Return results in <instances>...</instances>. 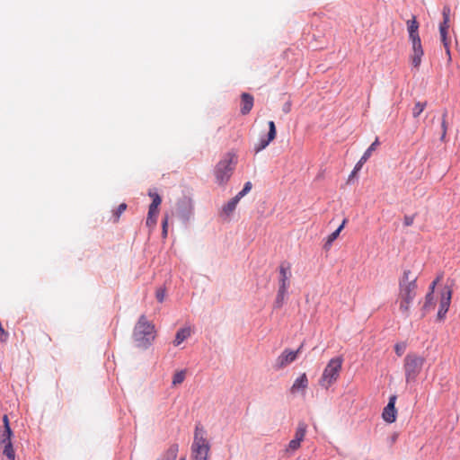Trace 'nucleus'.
I'll use <instances>...</instances> for the list:
<instances>
[{"instance_id": "nucleus-1", "label": "nucleus", "mask_w": 460, "mask_h": 460, "mask_svg": "<svg viewBox=\"0 0 460 460\" xmlns=\"http://www.w3.org/2000/svg\"><path fill=\"white\" fill-rule=\"evenodd\" d=\"M417 276H413L410 270H404L399 279V294L397 302L402 315L407 318L410 315V306L416 296Z\"/></svg>"}, {"instance_id": "nucleus-2", "label": "nucleus", "mask_w": 460, "mask_h": 460, "mask_svg": "<svg viewBox=\"0 0 460 460\" xmlns=\"http://www.w3.org/2000/svg\"><path fill=\"white\" fill-rule=\"evenodd\" d=\"M134 341L138 348L147 349L155 339V325L148 322L146 315L138 318L133 332Z\"/></svg>"}, {"instance_id": "nucleus-3", "label": "nucleus", "mask_w": 460, "mask_h": 460, "mask_svg": "<svg viewBox=\"0 0 460 460\" xmlns=\"http://www.w3.org/2000/svg\"><path fill=\"white\" fill-rule=\"evenodd\" d=\"M236 163V155L234 153L229 152L226 154L225 156L217 164L214 174L216 181L219 185H224L229 181L235 168Z\"/></svg>"}, {"instance_id": "nucleus-4", "label": "nucleus", "mask_w": 460, "mask_h": 460, "mask_svg": "<svg viewBox=\"0 0 460 460\" xmlns=\"http://www.w3.org/2000/svg\"><path fill=\"white\" fill-rule=\"evenodd\" d=\"M425 358L415 353H409L403 359V370L406 384H414L420 374Z\"/></svg>"}, {"instance_id": "nucleus-5", "label": "nucleus", "mask_w": 460, "mask_h": 460, "mask_svg": "<svg viewBox=\"0 0 460 460\" xmlns=\"http://www.w3.org/2000/svg\"><path fill=\"white\" fill-rule=\"evenodd\" d=\"M343 358L341 357H335L330 359L325 367L323 375L319 380V385L328 389L340 376Z\"/></svg>"}, {"instance_id": "nucleus-6", "label": "nucleus", "mask_w": 460, "mask_h": 460, "mask_svg": "<svg viewBox=\"0 0 460 460\" xmlns=\"http://www.w3.org/2000/svg\"><path fill=\"white\" fill-rule=\"evenodd\" d=\"M303 344H301L296 350H290L288 349H284L282 353L276 358L273 364V368L279 371L294 362L296 359L298 354L301 352Z\"/></svg>"}, {"instance_id": "nucleus-7", "label": "nucleus", "mask_w": 460, "mask_h": 460, "mask_svg": "<svg viewBox=\"0 0 460 460\" xmlns=\"http://www.w3.org/2000/svg\"><path fill=\"white\" fill-rule=\"evenodd\" d=\"M450 7L448 5H445L443 7L442 15L443 22L439 24V34L440 40L445 47L446 52L450 59V50H449V41L447 40V31L449 28V17H450Z\"/></svg>"}, {"instance_id": "nucleus-8", "label": "nucleus", "mask_w": 460, "mask_h": 460, "mask_svg": "<svg viewBox=\"0 0 460 460\" xmlns=\"http://www.w3.org/2000/svg\"><path fill=\"white\" fill-rule=\"evenodd\" d=\"M177 217L183 222L190 221L193 215V204L190 199L183 198L177 203L176 208Z\"/></svg>"}, {"instance_id": "nucleus-9", "label": "nucleus", "mask_w": 460, "mask_h": 460, "mask_svg": "<svg viewBox=\"0 0 460 460\" xmlns=\"http://www.w3.org/2000/svg\"><path fill=\"white\" fill-rule=\"evenodd\" d=\"M411 43L412 55L411 58V65L415 68H419L421 64V58L424 55V51L421 45V40L420 36H415L413 38H409Z\"/></svg>"}, {"instance_id": "nucleus-10", "label": "nucleus", "mask_w": 460, "mask_h": 460, "mask_svg": "<svg viewBox=\"0 0 460 460\" xmlns=\"http://www.w3.org/2000/svg\"><path fill=\"white\" fill-rule=\"evenodd\" d=\"M279 270V277L278 289L288 290L290 286V278L292 276L290 264L287 261L281 262Z\"/></svg>"}, {"instance_id": "nucleus-11", "label": "nucleus", "mask_w": 460, "mask_h": 460, "mask_svg": "<svg viewBox=\"0 0 460 460\" xmlns=\"http://www.w3.org/2000/svg\"><path fill=\"white\" fill-rule=\"evenodd\" d=\"M451 297H452V290L450 288L446 287L441 293L439 308H438V314H437L438 320L442 321L445 319L446 314L450 306Z\"/></svg>"}, {"instance_id": "nucleus-12", "label": "nucleus", "mask_w": 460, "mask_h": 460, "mask_svg": "<svg viewBox=\"0 0 460 460\" xmlns=\"http://www.w3.org/2000/svg\"><path fill=\"white\" fill-rule=\"evenodd\" d=\"M268 125L269 132L267 136L261 137L258 143L254 145V152L256 154L265 149L270 145V143L276 137V126L274 121H269Z\"/></svg>"}, {"instance_id": "nucleus-13", "label": "nucleus", "mask_w": 460, "mask_h": 460, "mask_svg": "<svg viewBox=\"0 0 460 460\" xmlns=\"http://www.w3.org/2000/svg\"><path fill=\"white\" fill-rule=\"evenodd\" d=\"M395 401H396L395 395L390 396L388 403L384 408V411L382 413L383 419L388 423H393L396 420L397 411L395 409Z\"/></svg>"}, {"instance_id": "nucleus-14", "label": "nucleus", "mask_w": 460, "mask_h": 460, "mask_svg": "<svg viewBox=\"0 0 460 460\" xmlns=\"http://www.w3.org/2000/svg\"><path fill=\"white\" fill-rule=\"evenodd\" d=\"M191 446H193V447L200 446L202 447H209L210 448V445L206 438V430L199 424L196 425L193 443Z\"/></svg>"}, {"instance_id": "nucleus-15", "label": "nucleus", "mask_w": 460, "mask_h": 460, "mask_svg": "<svg viewBox=\"0 0 460 460\" xmlns=\"http://www.w3.org/2000/svg\"><path fill=\"white\" fill-rule=\"evenodd\" d=\"M379 145L378 138L369 146V147L365 151L359 161L356 164L354 167V171H359L362 168V165L369 159L372 155V152Z\"/></svg>"}, {"instance_id": "nucleus-16", "label": "nucleus", "mask_w": 460, "mask_h": 460, "mask_svg": "<svg viewBox=\"0 0 460 460\" xmlns=\"http://www.w3.org/2000/svg\"><path fill=\"white\" fill-rule=\"evenodd\" d=\"M209 447H202L200 446H191V457L193 460H208Z\"/></svg>"}, {"instance_id": "nucleus-17", "label": "nucleus", "mask_w": 460, "mask_h": 460, "mask_svg": "<svg viewBox=\"0 0 460 460\" xmlns=\"http://www.w3.org/2000/svg\"><path fill=\"white\" fill-rule=\"evenodd\" d=\"M241 113L243 115L248 114L253 107V97L250 93H243Z\"/></svg>"}, {"instance_id": "nucleus-18", "label": "nucleus", "mask_w": 460, "mask_h": 460, "mask_svg": "<svg viewBox=\"0 0 460 460\" xmlns=\"http://www.w3.org/2000/svg\"><path fill=\"white\" fill-rule=\"evenodd\" d=\"M308 385V379L305 373L301 374L293 383L291 386V393H296L300 390H305Z\"/></svg>"}, {"instance_id": "nucleus-19", "label": "nucleus", "mask_w": 460, "mask_h": 460, "mask_svg": "<svg viewBox=\"0 0 460 460\" xmlns=\"http://www.w3.org/2000/svg\"><path fill=\"white\" fill-rule=\"evenodd\" d=\"M191 335L190 327H184L178 330L175 335V339L173 341V345L175 347L181 345L185 340H187Z\"/></svg>"}, {"instance_id": "nucleus-20", "label": "nucleus", "mask_w": 460, "mask_h": 460, "mask_svg": "<svg viewBox=\"0 0 460 460\" xmlns=\"http://www.w3.org/2000/svg\"><path fill=\"white\" fill-rule=\"evenodd\" d=\"M407 30L409 32V38H413L419 35V22H417L416 16H412L411 20L407 21Z\"/></svg>"}, {"instance_id": "nucleus-21", "label": "nucleus", "mask_w": 460, "mask_h": 460, "mask_svg": "<svg viewBox=\"0 0 460 460\" xmlns=\"http://www.w3.org/2000/svg\"><path fill=\"white\" fill-rule=\"evenodd\" d=\"M346 219L342 221L341 225L334 232L328 235L327 240L323 245L325 250H328L332 246V243L337 239L341 229L344 227Z\"/></svg>"}, {"instance_id": "nucleus-22", "label": "nucleus", "mask_w": 460, "mask_h": 460, "mask_svg": "<svg viewBox=\"0 0 460 460\" xmlns=\"http://www.w3.org/2000/svg\"><path fill=\"white\" fill-rule=\"evenodd\" d=\"M178 450V445L173 444L166 450V452L158 460H175L177 457Z\"/></svg>"}, {"instance_id": "nucleus-23", "label": "nucleus", "mask_w": 460, "mask_h": 460, "mask_svg": "<svg viewBox=\"0 0 460 460\" xmlns=\"http://www.w3.org/2000/svg\"><path fill=\"white\" fill-rule=\"evenodd\" d=\"M307 425L304 421H300L297 424L294 439L301 443L306 434Z\"/></svg>"}, {"instance_id": "nucleus-24", "label": "nucleus", "mask_w": 460, "mask_h": 460, "mask_svg": "<svg viewBox=\"0 0 460 460\" xmlns=\"http://www.w3.org/2000/svg\"><path fill=\"white\" fill-rule=\"evenodd\" d=\"M288 296V290L278 289L277 296L274 301V308H281L285 304Z\"/></svg>"}, {"instance_id": "nucleus-25", "label": "nucleus", "mask_w": 460, "mask_h": 460, "mask_svg": "<svg viewBox=\"0 0 460 460\" xmlns=\"http://www.w3.org/2000/svg\"><path fill=\"white\" fill-rule=\"evenodd\" d=\"M148 196L152 199V202L149 205V208H152V209H158V207L162 202L161 196L155 190H149Z\"/></svg>"}, {"instance_id": "nucleus-26", "label": "nucleus", "mask_w": 460, "mask_h": 460, "mask_svg": "<svg viewBox=\"0 0 460 460\" xmlns=\"http://www.w3.org/2000/svg\"><path fill=\"white\" fill-rule=\"evenodd\" d=\"M158 213L159 209H152V208H148V213L146 221V224L148 227H154L156 225Z\"/></svg>"}, {"instance_id": "nucleus-27", "label": "nucleus", "mask_w": 460, "mask_h": 460, "mask_svg": "<svg viewBox=\"0 0 460 460\" xmlns=\"http://www.w3.org/2000/svg\"><path fill=\"white\" fill-rule=\"evenodd\" d=\"M240 199H241L235 195L223 207V212L227 216L230 215L235 209Z\"/></svg>"}, {"instance_id": "nucleus-28", "label": "nucleus", "mask_w": 460, "mask_h": 460, "mask_svg": "<svg viewBox=\"0 0 460 460\" xmlns=\"http://www.w3.org/2000/svg\"><path fill=\"white\" fill-rule=\"evenodd\" d=\"M433 305H434V295L428 293L425 296V303L422 307V310L424 312L423 314H425L428 311H429L431 308H433Z\"/></svg>"}, {"instance_id": "nucleus-29", "label": "nucleus", "mask_w": 460, "mask_h": 460, "mask_svg": "<svg viewBox=\"0 0 460 460\" xmlns=\"http://www.w3.org/2000/svg\"><path fill=\"white\" fill-rule=\"evenodd\" d=\"M427 106L426 102H417L412 109V116L418 118Z\"/></svg>"}, {"instance_id": "nucleus-30", "label": "nucleus", "mask_w": 460, "mask_h": 460, "mask_svg": "<svg viewBox=\"0 0 460 460\" xmlns=\"http://www.w3.org/2000/svg\"><path fill=\"white\" fill-rule=\"evenodd\" d=\"M185 376H186V370H180V371L176 372L172 377V385H178L181 384L184 381Z\"/></svg>"}, {"instance_id": "nucleus-31", "label": "nucleus", "mask_w": 460, "mask_h": 460, "mask_svg": "<svg viewBox=\"0 0 460 460\" xmlns=\"http://www.w3.org/2000/svg\"><path fill=\"white\" fill-rule=\"evenodd\" d=\"M300 445L301 443L293 438L289 441L285 451L288 455L291 456L295 451H296L300 447Z\"/></svg>"}, {"instance_id": "nucleus-32", "label": "nucleus", "mask_w": 460, "mask_h": 460, "mask_svg": "<svg viewBox=\"0 0 460 460\" xmlns=\"http://www.w3.org/2000/svg\"><path fill=\"white\" fill-rule=\"evenodd\" d=\"M3 455L7 457V460H15V452L13 447V444H8L4 447Z\"/></svg>"}, {"instance_id": "nucleus-33", "label": "nucleus", "mask_w": 460, "mask_h": 460, "mask_svg": "<svg viewBox=\"0 0 460 460\" xmlns=\"http://www.w3.org/2000/svg\"><path fill=\"white\" fill-rule=\"evenodd\" d=\"M12 436H13V431H10L9 433L6 431H4L0 435V444L3 445L4 447L7 446L8 444H13L12 439H11Z\"/></svg>"}, {"instance_id": "nucleus-34", "label": "nucleus", "mask_w": 460, "mask_h": 460, "mask_svg": "<svg viewBox=\"0 0 460 460\" xmlns=\"http://www.w3.org/2000/svg\"><path fill=\"white\" fill-rule=\"evenodd\" d=\"M126 208H127L126 203H121L119 205L117 209L113 212L114 221L117 222L119 219L121 214L126 210Z\"/></svg>"}, {"instance_id": "nucleus-35", "label": "nucleus", "mask_w": 460, "mask_h": 460, "mask_svg": "<svg viewBox=\"0 0 460 460\" xmlns=\"http://www.w3.org/2000/svg\"><path fill=\"white\" fill-rule=\"evenodd\" d=\"M252 185L251 181H247L244 183L243 188L241 191H239L236 196L242 199L252 189Z\"/></svg>"}, {"instance_id": "nucleus-36", "label": "nucleus", "mask_w": 460, "mask_h": 460, "mask_svg": "<svg viewBox=\"0 0 460 460\" xmlns=\"http://www.w3.org/2000/svg\"><path fill=\"white\" fill-rule=\"evenodd\" d=\"M406 349V343L405 342H400L396 343L394 346L395 353L401 357Z\"/></svg>"}, {"instance_id": "nucleus-37", "label": "nucleus", "mask_w": 460, "mask_h": 460, "mask_svg": "<svg viewBox=\"0 0 460 460\" xmlns=\"http://www.w3.org/2000/svg\"><path fill=\"white\" fill-rule=\"evenodd\" d=\"M166 290L164 288H159L155 292V297L158 302L162 303L164 300Z\"/></svg>"}, {"instance_id": "nucleus-38", "label": "nucleus", "mask_w": 460, "mask_h": 460, "mask_svg": "<svg viewBox=\"0 0 460 460\" xmlns=\"http://www.w3.org/2000/svg\"><path fill=\"white\" fill-rule=\"evenodd\" d=\"M167 225H168V216H164L162 222V235L164 238L167 236Z\"/></svg>"}, {"instance_id": "nucleus-39", "label": "nucleus", "mask_w": 460, "mask_h": 460, "mask_svg": "<svg viewBox=\"0 0 460 460\" xmlns=\"http://www.w3.org/2000/svg\"><path fill=\"white\" fill-rule=\"evenodd\" d=\"M446 117H447V112H445L443 114V118H442V122H441V127H442V135L440 137V139L443 140L446 137V133H447V122H446Z\"/></svg>"}, {"instance_id": "nucleus-40", "label": "nucleus", "mask_w": 460, "mask_h": 460, "mask_svg": "<svg viewBox=\"0 0 460 460\" xmlns=\"http://www.w3.org/2000/svg\"><path fill=\"white\" fill-rule=\"evenodd\" d=\"M413 221H414V216H404V218H403V225L405 226H410L413 224Z\"/></svg>"}, {"instance_id": "nucleus-41", "label": "nucleus", "mask_w": 460, "mask_h": 460, "mask_svg": "<svg viewBox=\"0 0 460 460\" xmlns=\"http://www.w3.org/2000/svg\"><path fill=\"white\" fill-rule=\"evenodd\" d=\"M3 422H4V431H6V432H10L12 431L11 428H10V424H9V419H8V416L6 414H4L3 416Z\"/></svg>"}, {"instance_id": "nucleus-42", "label": "nucleus", "mask_w": 460, "mask_h": 460, "mask_svg": "<svg viewBox=\"0 0 460 460\" xmlns=\"http://www.w3.org/2000/svg\"><path fill=\"white\" fill-rule=\"evenodd\" d=\"M438 281H439V277L431 282V284L429 285V290L428 293L434 295V290H435L436 285L438 284Z\"/></svg>"}, {"instance_id": "nucleus-43", "label": "nucleus", "mask_w": 460, "mask_h": 460, "mask_svg": "<svg viewBox=\"0 0 460 460\" xmlns=\"http://www.w3.org/2000/svg\"><path fill=\"white\" fill-rule=\"evenodd\" d=\"M282 111H284V113H289L290 111H291V102L288 101L284 105H283V108H282Z\"/></svg>"}, {"instance_id": "nucleus-44", "label": "nucleus", "mask_w": 460, "mask_h": 460, "mask_svg": "<svg viewBox=\"0 0 460 460\" xmlns=\"http://www.w3.org/2000/svg\"><path fill=\"white\" fill-rule=\"evenodd\" d=\"M398 433L397 432H394L389 438H388V440H389V443L391 445H393L394 443L396 442V440L398 439Z\"/></svg>"}, {"instance_id": "nucleus-45", "label": "nucleus", "mask_w": 460, "mask_h": 460, "mask_svg": "<svg viewBox=\"0 0 460 460\" xmlns=\"http://www.w3.org/2000/svg\"><path fill=\"white\" fill-rule=\"evenodd\" d=\"M43 335L45 336V338H46V340H47V341H48V342H50V341H51V337H50L48 333L43 332Z\"/></svg>"}, {"instance_id": "nucleus-46", "label": "nucleus", "mask_w": 460, "mask_h": 460, "mask_svg": "<svg viewBox=\"0 0 460 460\" xmlns=\"http://www.w3.org/2000/svg\"><path fill=\"white\" fill-rule=\"evenodd\" d=\"M358 171H352L350 175L349 176V181H350V179L357 173Z\"/></svg>"}, {"instance_id": "nucleus-47", "label": "nucleus", "mask_w": 460, "mask_h": 460, "mask_svg": "<svg viewBox=\"0 0 460 460\" xmlns=\"http://www.w3.org/2000/svg\"><path fill=\"white\" fill-rule=\"evenodd\" d=\"M179 460H186V459H185L184 457H182V458H181V459H179Z\"/></svg>"}]
</instances>
